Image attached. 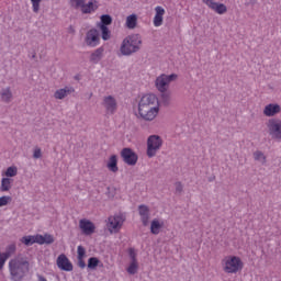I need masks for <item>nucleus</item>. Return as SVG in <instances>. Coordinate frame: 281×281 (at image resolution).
Here are the masks:
<instances>
[{
	"label": "nucleus",
	"mask_w": 281,
	"mask_h": 281,
	"mask_svg": "<svg viewBox=\"0 0 281 281\" xmlns=\"http://www.w3.org/2000/svg\"><path fill=\"white\" fill-rule=\"evenodd\" d=\"M138 114L145 122H153L159 115V98L154 93L144 94L138 102Z\"/></svg>",
	"instance_id": "obj_1"
},
{
	"label": "nucleus",
	"mask_w": 281,
	"mask_h": 281,
	"mask_svg": "<svg viewBox=\"0 0 281 281\" xmlns=\"http://www.w3.org/2000/svg\"><path fill=\"white\" fill-rule=\"evenodd\" d=\"M221 267L224 273L234 276L236 273H240V271L245 269V262H243V259L239 256L228 255L222 259Z\"/></svg>",
	"instance_id": "obj_2"
},
{
	"label": "nucleus",
	"mask_w": 281,
	"mask_h": 281,
	"mask_svg": "<svg viewBox=\"0 0 281 281\" xmlns=\"http://www.w3.org/2000/svg\"><path fill=\"white\" fill-rule=\"evenodd\" d=\"M9 269L14 281H21L25 278V274L30 271V263L23 259V257H15L9 262Z\"/></svg>",
	"instance_id": "obj_3"
},
{
	"label": "nucleus",
	"mask_w": 281,
	"mask_h": 281,
	"mask_svg": "<svg viewBox=\"0 0 281 281\" xmlns=\"http://www.w3.org/2000/svg\"><path fill=\"white\" fill-rule=\"evenodd\" d=\"M142 49V35L132 34L125 37L121 44L120 52L122 56H131Z\"/></svg>",
	"instance_id": "obj_4"
},
{
	"label": "nucleus",
	"mask_w": 281,
	"mask_h": 281,
	"mask_svg": "<svg viewBox=\"0 0 281 281\" xmlns=\"http://www.w3.org/2000/svg\"><path fill=\"white\" fill-rule=\"evenodd\" d=\"M161 146H164V139L159 135H150L147 139V157H155Z\"/></svg>",
	"instance_id": "obj_5"
},
{
	"label": "nucleus",
	"mask_w": 281,
	"mask_h": 281,
	"mask_svg": "<svg viewBox=\"0 0 281 281\" xmlns=\"http://www.w3.org/2000/svg\"><path fill=\"white\" fill-rule=\"evenodd\" d=\"M124 225V216L123 215H112L110 217H108L106 221V227H108V232H110V234H117V232H120L122 229V226Z\"/></svg>",
	"instance_id": "obj_6"
},
{
	"label": "nucleus",
	"mask_w": 281,
	"mask_h": 281,
	"mask_svg": "<svg viewBox=\"0 0 281 281\" xmlns=\"http://www.w3.org/2000/svg\"><path fill=\"white\" fill-rule=\"evenodd\" d=\"M173 80H177L176 74L160 75L156 79V88L158 89V91H160V93H166V91H168V87L171 82H173Z\"/></svg>",
	"instance_id": "obj_7"
},
{
	"label": "nucleus",
	"mask_w": 281,
	"mask_h": 281,
	"mask_svg": "<svg viewBox=\"0 0 281 281\" xmlns=\"http://www.w3.org/2000/svg\"><path fill=\"white\" fill-rule=\"evenodd\" d=\"M269 135L272 136V139L281 140V120L280 119H270L267 123Z\"/></svg>",
	"instance_id": "obj_8"
},
{
	"label": "nucleus",
	"mask_w": 281,
	"mask_h": 281,
	"mask_svg": "<svg viewBox=\"0 0 281 281\" xmlns=\"http://www.w3.org/2000/svg\"><path fill=\"white\" fill-rule=\"evenodd\" d=\"M102 106L106 115H113L117 111V100L113 95H106L103 98Z\"/></svg>",
	"instance_id": "obj_9"
},
{
	"label": "nucleus",
	"mask_w": 281,
	"mask_h": 281,
	"mask_svg": "<svg viewBox=\"0 0 281 281\" xmlns=\"http://www.w3.org/2000/svg\"><path fill=\"white\" fill-rule=\"evenodd\" d=\"M85 43L88 47H98L100 45V32L95 29L88 31Z\"/></svg>",
	"instance_id": "obj_10"
},
{
	"label": "nucleus",
	"mask_w": 281,
	"mask_h": 281,
	"mask_svg": "<svg viewBox=\"0 0 281 281\" xmlns=\"http://www.w3.org/2000/svg\"><path fill=\"white\" fill-rule=\"evenodd\" d=\"M202 3L206 5L210 10L215 12V14H226L227 13V5L216 2L214 0H202Z\"/></svg>",
	"instance_id": "obj_11"
},
{
	"label": "nucleus",
	"mask_w": 281,
	"mask_h": 281,
	"mask_svg": "<svg viewBox=\"0 0 281 281\" xmlns=\"http://www.w3.org/2000/svg\"><path fill=\"white\" fill-rule=\"evenodd\" d=\"M121 157L124 164H127V166H135V164H137V154H135V151H133L131 148H123L121 151Z\"/></svg>",
	"instance_id": "obj_12"
},
{
	"label": "nucleus",
	"mask_w": 281,
	"mask_h": 281,
	"mask_svg": "<svg viewBox=\"0 0 281 281\" xmlns=\"http://www.w3.org/2000/svg\"><path fill=\"white\" fill-rule=\"evenodd\" d=\"M56 265L61 271H74V265L67 258V255L61 254L57 257Z\"/></svg>",
	"instance_id": "obj_13"
},
{
	"label": "nucleus",
	"mask_w": 281,
	"mask_h": 281,
	"mask_svg": "<svg viewBox=\"0 0 281 281\" xmlns=\"http://www.w3.org/2000/svg\"><path fill=\"white\" fill-rule=\"evenodd\" d=\"M79 228L86 236H91V234L95 233V224L87 218H82L79 221Z\"/></svg>",
	"instance_id": "obj_14"
},
{
	"label": "nucleus",
	"mask_w": 281,
	"mask_h": 281,
	"mask_svg": "<svg viewBox=\"0 0 281 281\" xmlns=\"http://www.w3.org/2000/svg\"><path fill=\"white\" fill-rule=\"evenodd\" d=\"M155 12L156 14L153 20L154 27H161V25H164V14H166V9L158 5L155 8Z\"/></svg>",
	"instance_id": "obj_15"
},
{
	"label": "nucleus",
	"mask_w": 281,
	"mask_h": 281,
	"mask_svg": "<svg viewBox=\"0 0 281 281\" xmlns=\"http://www.w3.org/2000/svg\"><path fill=\"white\" fill-rule=\"evenodd\" d=\"M280 112L281 106L278 103H269L263 109V115H266V117H274V115H278Z\"/></svg>",
	"instance_id": "obj_16"
},
{
	"label": "nucleus",
	"mask_w": 281,
	"mask_h": 281,
	"mask_svg": "<svg viewBox=\"0 0 281 281\" xmlns=\"http://www.w3.org/2000/svg\"><path fill=\"white\" fill-rule=\"evenodd\" d=\"M138 213H139L143 225L146 227L150 221V209L142 204L138 206Z\"/></svg>",
	"instance_id": "obj_17"
},
{
	"label": "nucleus",
	"mask_w": 281,
	"mask_h": 281,
	"mask_svg": "<svg viewBox=\"0 0 281 281\" xmlns=\"http://www.w3.org/2000/svg\"><path fill=\"white\" fill-rule=\"evenodd\" d=\"M43 238L41 235H29L21 238V243L26 247H32V245L41 243Z\"/></svg>",
	"instance_id": "obj_18"
},
{
	"label": "nucleus",
	"mask_w": 281,
	"mask_h": 281,
	"mask_svg": "<svg viewBox=\"0 0 281 281\" xmlns=\"http://www.w3.org/2000/svg\"><path fill=\"white\" fill-rule=\"evenodd\" d=\"M106 168L110 172H119L120 167H117V155H112L106 161Z\"/></svg>",
	"instance_id": "obj_19"
},
{
	"label": "nucleus",
	"mask_w": 281,
	"mask_h": 281,
	"mask_svg": "<svg viewBox=\"0 0 281 281\" xmlns=\"http://www.w3.org/2000/svg\"><path fill=\"white\" fill-rule=\"evenodd\" d=\"M98 10V1H90L87 4H82L81 12L83 14H91V12H95Z\"/></svg>",
	"instance_id": "obj_20"
},
{
	"label": "nucleus",
	"mask_w": 281,
	"mask_h": 281,
	"mask_svg": "<svg viewBox=\"0 0 281 281\" xmlns=\"http://www.w3.org/2000/svg\"><path fill=\"white\" fill-rule=\"evenodd\" d=\"M162 227H164V221L159 218H154L150 224V232L151 234L157 236L161 232Z\"/></svg>",
	"instance_id": "obj_21"
},
{
	"label": "nucleus",
	"mask_w": 281,
	"mask_h": 281,
	"mask_svg": "<svg viewBox=\"0 0 281 281\" xmlns=\"http://www.w3.org/2000/svg\"><path fill=\"white\" fill-rule=\"evenodd\" d=\"M69 93H74V88L66 87L55 91L54 98L56 100H65Z\"/></svg>",
	"instance_id": "obj_22"
},
{
	"label": "nucleus",
	"mask_w": 281,
	"mask_h": 281,
	"mask_svg": "<svg viewBox=\"0 0 281 281\" xmlns=\"http://www.w3.org/2000/svg\"><path fill=\"white\" fill-rule=\"evenodd\" d=\"M125 26L127 30H135L137 27V14H131L126 18Z\"/></svg>",
	"instance_id": "obj_23"
},
{
	"label": "nucleus",
	"mask_w": 281,
	"mask_h": 281,
	"mask_svg": "<svg viewBox=\"0 0 281 281\" xmlns=\"http://www.w3.org/2000/svg\"><path fill=\"white\" fill-rule=\"evenodd\" d=\"M102 54H104V48L100 47L95 49L90 56L91 63H100L102 60Z\"/></svg>",
	"instance_id": "obj_24"
},
{
	"label": "nucleus",
	"mask_w": 281,
	"mask_h": 281,
	"mask_svg": "<svg viewBox=\"0 0 281 281\" xmlns=\"http://www.w3.org/2000/svg\"><path fill=\"white\" fill-rule=\"evenodd\" d=\"M0 190L1 192H10V190H12V179L2 178Z\"/></svg>",
	"instance_id": "obj_25"
},
{
	"label": "nucleus",
	"mask_w": 281,
	"mask_h": 281,
	"mask_svg": "<svg viewBox=\"0 0 281 281\" xmlns=\"http://www.w3.org/2000/svg\"><path fill=\"white\" fill-rule=\"evenodd\" d=\"M0 98L2 102H11L12 101V91L10 88L2 89L0 92Z\"/></svg>",
	"instance_id": "obj_26"
},
{
	"label": "nucleus",
	"mask_w": 281,
	"mask_h": 281,
	"mask_svg": "<svg viewBox=\"0 0 281 281\" xmlns=\"http://www.w3.org/2000/svg\"><path fill=\"white\" fill-rule=\"evenodd\" d=\"M138 269H139V263L137 262V260H134V261H131L126 271H127V273H130V276H135V273H137Z\"/></svg>",
	"instance_id": "obj_27"
},
{
	"label": "nucleus",
	"mask_w": 281,
	"mask_h": 281,
	"mask_svg": "<svg viewBox=\"0 0 281 281\" xmlns=\"http://www.w3.org/2000/svg\"><path fill=\"white\" fill-rule=\"evenodd\" d=\"M42 240L37 241V245H52L54 243V236L49 234L41 235Z\"/></svg>",
	"instance_id": "obj_28"
},
{
	"label": "nucleus",
	"mask_w": 281,
	"mask_h": 281,
	"mask_svg": "<svg viewBox=\"0 0 281 281\" xmlns=\"http://www.w3.org/2000/svg\"><path fill=\"white\" fill-rule=\"evenodd\" d=\"M18 173H19V169L16 167L12 166V167H8L7 170L4 171V173H2V176L16 177Z\"/></svg>",
	"instance_id": "obj_29"
},
{
	"label": "nucleus",
	"mask_w": 281,
	"mask_h": 281,
	"mask_svg": "<svg viewBox=\"0 0 281 281\" xmlns=\"http://www.w3.org/2000/svg\"><path fill=\"white\" fill-rule=\"evenodd\" d=\"M101 30V37L103 41H109V38H111V31L109 30L108 26L101 25L100 26Z\"/></svg>",
	"instance_id": "obj_30"
},
{
	"label": "nucleus",
	"mask_w": 281,
	"mask_h": 281,
	"mask_svg": "<svg viewBox=\"0 0 281 281\" xmlns=\"http://www.w3.org/2000/svg\"><path fill=\"white\" fill-rule=\"evenodd\" d=\"M100 266V259L98 257H91L88 260V269H95Z\"/></svg>",
	"instance_id": "obj_31"
},
{
	"label": "nucleus",
	"mask_w": 281,
	"mask_h": 281,
	"mask_svg": "<svg viewBox=\"0 0 281 281\" xmlns=\"http://www.w3.org/2000/svg\"><path fill=\"white\" fill-rule=\"evenodd\" d=\"M254 158L256 161H260L261 164H265L267 161V157L262 151H255Z\"/></svg>",
	"instance_id": "obj_32"
},
{
	"label": "nucleus",
	"mask_w": 281,
	"mask_h": 281,
	"mask_svg": "<svg viewBox=\"0 0 281 281\" xmlns=\"http://www.w3.org/2000/svg\"><path fill=\"white\" fill-rule=\"evenodd\" d=\"M16 251V245L11 244L7 247L5 252H2L7 259L10 258V256H12L14 252Z\"/></svg>",
	"instance_id": "obj_33"
},
{
	"label": "nucleus",
	"mask_w": 281,
	"mask_h": 281,
	"mask_svg": "<svg viewBox=\"0 0 281 281\" xmlns=\"http://www.w3.org/2000/svg\"><path fill=\"white\" fill-rule=\"evenodd\" d=\"M101 25L106 27V25H111V23H113V19L109 14L101 15Z\"/></svg>",
	"instance_id": "obj_34"
},
{
	"label": "nucleus",
	"mask_w": 281,
	"mask_h": 281,
	"mask_svg": "<svg viewBox=\"0 0 281 281\" xmlns=\"http://www.w3.org/2000/svg\"><path fill=\"white\" fill-rule=\"evenodd\" d=\"M11 201H12V196H9V195L0 196V207H5V205H8V203H10Z\"/></svg>",
	"instance_id": "obj_35"
},
{
	"label": "nucleus",
	"mask_w": 281,
	"mask_h": 281,
	"mask_svg": "<svg viewBox=\"0 0 281 281\" xmlns=\"http://www.w3.org/2000/svg\"><path fill=\"white\" fill-rule=\"evenodd\" d=\"M41 1L43 0H31L33 12H38V10H41Z\"/></svg>",
	"instance_id": "obj_36"
},
{
	"label": "nucleus",
	"mask_w": 281,
	"mask_h": 281,
	"mask_svg": "<svg viewBox=\"0 0 281 281\" xmlns=\"http://www.w3.org/2000/svg\"><path fill=\"white\" fill-rule=\"evenodd\" d=\"M83 4L85 0H70V5H72V8H82Z\"/></svg>",
	"instance_id": "obj_37"
},
{
	"label": "nucleus",
	"mask_w": 281,
	"mask_h": 281,
	"mask_svg": "<svg viewBox=\"0 0 281 281\" xmlns=\"http://www.w3.org/2000/svg\"><path fill=\"white\" fill-rule=\"evenodd\" d=\"M78 258L82 259L85 258L87 250L82 246H78L77 248Z\"/></svg>",
	"instance_id": "obj_38"
},
{
	"label": "nucleus",
	"mask_w": 281,
	"mask_h": 281,
	"mask_svg": "<svg viewBox=\"0 0 281 281\" xmlns=\"http://www.w3.org/2000/svg\"><path fill=\"white\" fill-rule=\"evenodd\" d=\"M7 261H8V257H5L3 252H0V271L1 269H3Z\"/></svg>",
	"instance_id": "obj_39"
},
{
	"label": "nucleus",
	"mask_w": 281,
	"mask_h": 281,
	"mask_svg": "<svg viewBox=\"0 0 281 281\" xmlns=\"http://www.w3.org/2000/svg\"><path fill=\"white\" fill-rule=\"evenodd\" d=\"M128 254L132 261L137 260V252L134 250V248H130Z\"/></svg>",
	"instance_id": "obj_40"
},
{
	"label": "nucleus",
	"mask_w": 281,
	"mask_h": 281,
	"mask_svg": "<svg viewBox=\"0 0 281 281\" xmlns=\"http://www.w3.org/2000/svg\"><path fill=\"white\" fill-rule=\"evenodd\" d=\"M33 157H34V159H41V157H43L41 148L37 147L34 149Z\"/></svg>",
	"instance_id": "obj_41"
},
{
	"label": "nucleus",
	"mask_w": 281,
	"mask_h": 281,
	"mask_svg": "<svg viewBox=\"0 0 281 281\" xmlns=\"http://www.w3.org/2000/svg\"><path fill=\"white\" fill-rule=\"evenodd\" d=\"M78 266L80 269H85L87 267V263H85V258H78Z\"/></svg>",
	"instance_id": "obj_42"
},
{
	"label": "nucleus",
	"mask_w": 281,
	"mask_h": 281,
	"mask_svg": "<svg viewBox=\"0 0 281 281\" xmlns=\"http://www.w3.org/2000/svg\"><path fill=\"white\" fill-rule=\"evenodd\" d=\"M176 191L177 192H183V184H181V182L176 183Z\"/></svg>",
	"instance_id": "obj_43"
},
{
	"label": "nucleus",
	"mask_w": 281,
	"mask_h": 281,
	"mask_svg": "<svg viewBox=\"0 0 281 281\" xmlns=\"http://www.w3.org/2000/svg\"><path fill=\"white\" fill-rule=\"evenodd\" d=\"M37 281H47V279L41 274H37Z\"/></svg>",
	"instance_id": "obj_44"
}]
</instances>
